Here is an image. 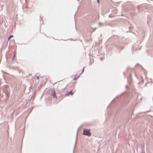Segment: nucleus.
Listing matches in <instances>:
<instances>
[{"instance_id": "f257e3e1", "label": "nucleus", "mask_w": 153, "mask_h": 153, "mask_svg": "<svg viewBox=\"0 0 153 153\" xmlns=\"http://www.w3.org/2000/svg\"><path fill=\"white\" fill-rule=\"evenodd\" d=\"M146 7L145 5L142 6H138L137 7V9L139 12H141V11H143L145 12L146 10H145V9H146Z\"/></svg>"}, {"instance_id": "f03ea898", "label": "nucleus", "mask_w": 153, "mask_h": 153, "mask_svg": "<svg viewBox=\"0 0 153 153\" xmlns=\"http://www.w3.org/2000/svg\"><path fill=\"white\" fill-rule=\"evenodd\" d=\"M9 88V86L7 85L3 86L2 88V90H3V92L5 93V94H7L8 92Z\"/></svg>"}, {"instance_id": "7ed1b4c3", "label": "nucleus", "mask_w": 153, "mask_h": 153, "mask_svg": "<svg viewBox=\"0 0 153 153\" xmlns=\"http://www.w3.org/2000/svg\"><path fill=\"white\" fill-rule=\"evenodd\" d=\"M83 134L89 136L91 135V133L89 130L86 129H84L83 130Z\"/></svg>"}, {"instance_id": "20e7f679", "label": "nucleus", "mask_w": 153, "mask_h": 153, "mask_svg": "<svg viewBox=\"0 0 153 153\" xmlns=\"http://www.w3.org/2000/svg\"><path fill=\"white\" fill-rule=\"evenodd\" d=\"M52 96L53 97V98L55 97L56 98V92L55 90H53L52 91Z\"/></svg>"}, {"instance_id": "39448f33", "label": "nucleus", "mask_w": 153, "mask_h": 153, "mask_svg": "<svg viewBox=\"0 0 153 153\" xmlns=\"http://www.w3.org/2000/svg\"><path fill=\"white\" fill-rule=\"evenodd\" d=\"M69 94H71V95H72L73 93H72V91H69L68 93L66 94V95L68 96Z\"/></svg>"}, {"instance_id": "423d86ee", "label": "nucleus", "mask_w": 153, "mask_h": 153, "mask_svg": "<svg viewBox=\"0 0 153 153\" xmlns=\"http://www.w3.org/2000/svg\"><path fill=\"white\" fill-rule=\"evenodd\" d=\"M13 35H10L9 37L8 38V40H10V38L12 37H13Z\"/></svg>"}, {"instance_id": "0eeeda50", "label": "nucleus", "mask_w": 153, "mask_h": 153, "mask_svg": "<svg viewBox=\"0 0 153 153\" xmlns=\"http://www.w3.org/2000/svg\"><path fill=\"white\" fill-rule=\"evenodd\" d=\"M80 76V75H79V76H78L77 77H75L74 78H73V79L74 80H75V79H77V78H78L79 77V76Z\"/></svg>"}, {"instance_id": "6e6552de", "label": "nucleus", "mask_w": 153, "mask_h": 153, "mask_svg": "<svg viewBox=\"0 0 153 153\" xmlns=\"http://www.w3.org/2000/svg\"><path fill=\"white\" fill-rule=\"evenodd\" d=\"M84 68H85V67H84L83 68V69H82V73H81V74H82V73L83 72V71H84Z\"/></svg>"}, {"instance_id": "1a4fd4ad", "label": "nucleus", "mask_w": 153, "mask_h": 153, "mask_svg": "<svg viewBox=\"0 0 153 153\" xmlns=\"http://www.w3.org/2000/svg\"><path fill=\"white\" fill-rule=\"evenodd\" d=\"M97 2L98 3H100V0H97Z\"/></svg>"}, {"instance_id": "9d476101", "label": "nucleus", "mask_w": 153, "mask_h": 153, "mask_svg": "<svg viewBox=\"0 0 153 153\" xmlns=\"http://www.w3.org/2000/svg\"><path fill=\"white\" fill-rule=\"evenodd\" d=\"M37 79H39V76H37Z\"/></svg>"}, {"instance_id": "9b49d317", "label": "nucleus", "mask_w": 153, "mask_h": 153, "mask_svg": "<svg viewBox=\"0 0 153 153\" xmlns=\"http://www.w3.org/2000/svg\"><path fill=\"white\" fill-rule=\"evenodd\" d=\"M126 88H128V86L126 85Z\"/></svg>"}, {"instance_id": "f8f14e48", "label": "nucleus", "mask_w": 153, "mask_h": 153, "mask_svg": "<svg viewBox=\"0 0 153 153\" xmlns=\"http://www.w3.org/2000/svg\"><path fill=\"white\" fill-rule=\"evenodd\" d=\"M149 112V111H145V113H146V112Z\"/></svg>"}, {"instance_id": "ddd939ff", "label": "nucleus", "mask_w": 153, "mask_h": 153, "mask_svg": "<svg viewBox=\"0 0 153 153\" xmlns=\"http://www.w3.org/2000/svg\"><path fill=\"white\" fill-rule=\"evenodd\" d=\"M78 130L77 131V133H78Z\"/></svg>"}]
</instances>
